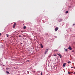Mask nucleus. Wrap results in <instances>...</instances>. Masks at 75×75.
Here are the masks:
<instances>
[{"label": "nucleus", "mask_w": 75, "mask_h": 75, "mask_svg": "<svg viewBox=\"0 0 75 75\" xmlns=\"http://www.w3.org/2000/svg\"><path fill=\"white\" fill-rule=\"evenodd\" d=\"M68 49H69V50H72V48H71V46H69V47L68 48Z\"/></svg>", "instance_id": "nucleus-1"}, {"label": "nucleus", "mask_w": 75, "mask_h": 75, "mask_svg": "<svg viewBox=\"0 0 75 75\" xmlns=\"http://www.w3.org/2000/svg\"><path fill=\"white\" fill-rule=\"evenodd\" d=\"M58 30V27H56V28H55V31H57Z\"/></svg>", "instance_id": "nucleus-2"}, {"label": "nucleus", "mask_w": 75, "mask_h": 75, "mask_svg": "<svg viewBox=\"0 0 75 75\" xmlns=\"http://www.w3.org/2000/svg\"><path fill=\"white\" fill-rule=\"evenodd\" d=\"M57 55H59V56L60 57V58H62V56L61 55V54H59L58 53L57 54Z\"/></svg>", "instance_id": "nucleus-3"}, {"label": "nucleus", "mask_w": 75, "mask_h": 75, "mask_svg": "<svg viewBox=\"0 0 75 75\" xmlns=\"http://www.w3.org/2000/svg\"><path fill=\"white\" fill-rule=\"evenodd\" d=\"M40 45H41V48H43V46L42 45V44H40Z\"/></svg>", "instance_id": "nucleus-4"}, {"label": "nucleus", "mask_w": 75, "mask_h": 75, "mask_svg": "<svg viewBox=\"0 0 75 75\" xmlns=\"http://www.w3.org/2000/svg\"><path fill=\"white\" fill-rule=\"evenodd\" d=\"M66 65V63H64L63 64V66L64 67H65V66Z\"/></svg>", "instance_id": "nucleus-5"}, {"label": "nucleus", "mask_w": 75, "mask_h": 75, "mask_svg": "<svg viewBox=\"0 0 75 75\" xmlns=\"http://www.w3.org/2000/svg\"><path fill=\"white\" fill-rule=\"evenodd\" d=\"M48 49H47L45 51V54H46L47 52H48Z\"/></svg>", "instance_id": "nucleus-6"}, {"label": "nucleus", "mask_w": 75, "mask_h": 75, "mask_svg": "<svg viewBox=\"0 0 75 75\" xmlns=\"http://www.w3.org/2000/svg\"><path fill=\"white\" fill-rule=\"evenodd\" d=\"M62 21V19H59V22H61V21Z\"/></svg>", "instance_id": "nucleus-7"}, {"label": "nucleus", "mask_w": 75, "mask_h": 75, "mask_svg": "<svg viewBox=\"0 0 75 75\" xmlns=\"http://www.w3.org/2000/svg\"><path fill=\"white\" fill-rule=\"evenodd\" d=\"M67 63L68 64H71V62L69 61L67 62Z\"/></svg>", "instance_id": "nucleus-8"}, {"label": "nucleus", "mask_w": 75, "mask_h": 75, "mask_svg": "<svg viewBox=\"0 0 75 75\" xmlns=\"http://www.w3.org/2000/svg\"><path fill=\"white\" fill-rule=\"evenodd\" d=\"M23 28L24 29H25V28H26V26H25L23 27Z\"/></svg>", "instance_id": "nucleus-9"}, {"label": "nucleus", "mask_w": 75, "mask_h": 75, "mask_svg": "<svg viewBox=\"0 0 75 75\" xmlns=\"http://www.w3.org/2000/svg\"><path fill=\"white\" fill-rule=\"evenodd\" d=\"M67 13H68V11H67L66 12V13L67 14Z\"/></svg>", "instance_id": "nucleus-10"}, {"label": "nucleus", "mask_w": 75, "mask_h": 75, "mask_svg": "<svg viewBox=\"0 0 75 75\" xmlns=\"http://www.w3.org/2000/svg\"><path fill=\"white\" fill-rule=\"evenodd\" d=\"M75 68V67H71V68Z\"/></svg>", "instance_id": "nucleus-11"}, {"label": "nucleus", "mask_w": 75, "mask_h": 75, "mask_svg": "<svg viewBox=\"0 0 75 75\" xmlns=\"http://www.w3.org/2000/svg\"><path fill=\"white\" fill-rule=\"evenodd\" d=\"M65 51L66 52H67V51H68V50H67V49H65Z\"/></svg>", "instance_id": "nucleus-12"}, {"label": "nucleus", "mask_w": 75, "mask_h": 75, "mask_svg": "<svg viewBox=\"0 0 75 75\" xmlns=\"http://www.w3.org/2000/svg\"><path fill=\"white\" fill-rule=\"evenodd\" d=\"M16 24L15 23H14L13 25H14V26H16Z\"/></svg>", "instance_id": "nucleus-13"}, {"label": "nucleus", "mask_w": 75, "mask_h": 75, "mask_svg": "<svg viewBox=\"0 0 75 75\" xmlns=\"http://www.w3.org/2000/svg\"><path fill=\"white\" fill-rule=\"evenodd\" d=\"M53 56H54V57H57V55L56 54H54L53 55Z\"/></svg>", "instance_id": "nucleus-14"}, {"label": "nucleus", "mask_w": 75, "mask_h": 75, "mask_svg": "<svg viewBox=\"0 0 75 75\" xmlns=\"http://www.w3.org/2000/svg\"><path fill=\"white\" fill-rule=\"evenodd\" d=\"M68 74H71V72H68Z\"/></svg>", "instance_id": "nucleus-15"}, {"label": "nucleus", "mask_w": 75, "mask_h": 75, "mask_svg": "<svg viewBox=\"0 0 75 75\" xmlns=\"http://www.w3.org/2000/svg\"><path fill=\"white\" fill-rule=\"evenodd\" d=\"M6 35H7V37H8V35H8V34H7Z\"/></svg>", "instance_id": "nucleus-16"}, {"label": "nucleus", "mask_w": 75, "mask_h": 75, "mask_svg": "<svg viewBox=\"0 0 75 75\" xmlns=\"http://www.w3.org/2000/svg\"><path fill=\"white\" fill-rule=\"evenodd\" d=\"M13 28H15V26H14V25L13 26Z\"/></svg>", "instance_id": "nucleus-17"}, {"label": "nucleus", "mask_w": 75, "mask_h": 75, "mask_svg": "<svg viewBox=\"0 0 75 75\" xmlns=\"http://www.w3.org/2000/svg\"><path fill=\"white\" fill-rule=\"evenodd\" d=\"M6 73H7V74H9V72L7 71H6Z\"/></svg>", "instance_id": "nucleus-18"}, {"label": "nucleus", "mask_w": 75, "mask_h": 75, "mask_svg": "<svg viewBox=\"0 0 75 75\" xmlns=\"http://www.w3.org/2000/svg\"><path fill=\"white\" fill-rule=\"evenodd\" d=\"M40 74V75H42V72H41V74Z\"/></svg>", "instance_id": "nucleus-19"}, {"label": "nucleus", "mask_w": 75, "mask_h": 75, "mask_svg": "<svg viewBox=\"0 0 75 75\" xmlns=\"http://www.w3.org/2000/svg\"><path fill=\"white\" fill-rule=\"evenodd\" d=\"M55 51H58V50H54Z\"/></svg>", "instance_id": "nucleus-20"}, {"label": "nucleus", "mask_w": 75, "mask_h": 75, "mask_svg": "<svg viewBox=\"0 0 75 75\" xmlns=\"http://www.w3.org/2000/svg\"><path fill=\"white\" fill-rule=\"evenodd\" d=\"M21 37V36L20 35L19 36V37Z\"/></svg>", "instance_id": "nucleus-21"}, {"label": "nucleus", "mask_w": 75, "mask_h": 75, "mask_svg": "<svg viewBox=\"0 0 75 75\" xmlns=\"http://www.w3.org/2000/svg\"><path fill=\"white\" fill-rule=\"evenodd\" d=\"M73 25H75V23L73 24Z\"/></svg>", "instance_id": "nucleus-22"}, {"label": "nucleus", "mask_w": 75, "mask_h": 75, "mask_svg": "<svg viewBox=\"0 0 75 75\" xmlns=\"http://www.w3.org/2000/svg\"><path fill=\"white\" fill-rule=\"evenodd\" d=\"M73 74H75V72H74V73H73Z\"/></svg>", "instance_id": "nucleus-23"}, {"label": "nucleus", "mask_w": 75, "mask_h": 75, "mask_svg": "<svg viewBox=\"0 0 75 75\" xmlns=\"http://www.w3.org/2000/svg\"><path fill=\"white\" fill-rule=\"evenodd\" d=\"M8 69V68H6V69Z\"/></svg>", "instance_id": "nucleus-24"}, {"label": "nucleus", "mask_w": 75, "mask_h": 75, "mask_svg": "<svg viewBox=\"0 0 75 75\" xmlns=\"http://www.w3.org/2000/svg\"><path fill=\"white\" fill-rule=\"evenodd\" d=\"M74 50H73L72 51V52H74Z\"/></svg>", "instance_id": "nucleus-25"}, {"label": "nucleus", "mask_w": 75, "mask_h": 75, "mask_svg": "<svg viewBox=\"0 0 75 75\" xmlns=\"http://www.w3.org/2000/svg\"><path fill=\"white\" fill-rule=\"evenodd\" d=\"M1 33H0V35H1Z\"/></svg>", "instance_id": "nucleus-26"}, {"label": "nucleus", "mask_w": 75, "mask_h": 75, "mask_svg": "<svg viewBox=\"0 0 75 75\" xmlns=\"http://www.w3.org/2000/svg\"><path fill=\"white\" fill-rule=\"evenodd\" d=\"M33 71V72H35V71Z\"/></svg>", "instance_id": "nucleus-27"}, {"label": "nucleus", "mask_w": 75, "mask_h": 75, "mask_svg": "<svg viewBox=\"0 0 75 75\" xmlns=\"http://www.w3.org/2000/svg\"><path fill=\"white\" fill-rule=\"evenodd\" d=\"M3 66H4V65H3Z\"/></svg>", "instance_id": "nucleus-28"}]
</instances>
